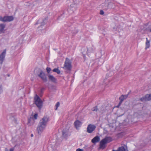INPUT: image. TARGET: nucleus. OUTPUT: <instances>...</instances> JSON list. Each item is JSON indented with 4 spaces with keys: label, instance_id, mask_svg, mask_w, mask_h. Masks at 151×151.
I'll use <instances>...</instances> for the list:
<instances>
[{
    "label": "nucleus",
    "instance_id": "a878e982",
    "mask_svg": "<svg viewBox=\"0 0 151 151\" xmlns=\"http://www.w3.org/2000/svg\"><path fill=\"white\" fill-rule=\"evenodd\" d=\"M46 70L48 73H49L51 70V69L48 67H47L46 68Z\"/></svg>",
    "mask_w": 151,
    "mask_h": 151
},
{
    "label": "nucleus",
    "instance_id": "c9c22d12",
    "mask_svg": "<svg viewBox=\"0 0 151 151\" xmlns=\"http://www.w3.org/2000/svg\"><path fill=\"white\" fill-rule=\"evenodd\" d=\"M31 136H32H32H33V134H31Z\"/></svg>",
    "mask_w": 151,
    "mask_h": 151
},
{
    "label": "nucleus",
    "instance_id": "20e7f679",
    "mask_svg": "<svg viewBox=\"0 0 151 151\" xmlns=\"http://www.w3.org/2000/svg\"><path fill=\"white\" fill-rule=\"evenodd\" d=\"M72 68L71 62L68 58H66L64 64L63 68L68 70L70 71Z\"/></svg>",
    "mask_w": 151,
    "mask_h": 151
},
{
    "label": "nucleus",
    "instance_id": "c85d7f7f",
    "mask_svg": "<svg viewBox=\"0 0 151 151\" xmlns=\"http://www.w3.org/2000/svg\"><path fill=\"white\" fill-rule=\"evenodd\" d=\"M2 90L1 87V86L0 85V93L2 92Z\"/></svg>",
    "mask_w": 151,
    "mask_h": 151
},
{
    "label": "nucleus",
    "instance_id": "5701e85b",
    "mask_svg": "<svg viewBox=\"0 0 151 151\" xmlns=\"http://www.w3.org/2000/svg\"><path fill=\"white\" fill-rule=\"evenodd\" d=\"M146 95L148 101L151 100V94H147Z\"/></svg>",
    "mask_w": 151,
    "mask_h": 151
},
{
    "label": "nucleus",
    "instance_id": "f3484780",
    "mask_svg": "<svg viewBox=\"0 0 151 151\" xmlns=\"http://www.w3.org/2000/svg\"><path fill=\"white\" fill-rule=\"evenodd\" d=\"M125 147L127 148V147L122 146L119 147L116 150L117 151H126Z\"/></svg>",
    "mask_w": 151,
    "mask_h": 151
},
{
    "label": "nucleus",
    "instance_id": "9b49d317",
    "mask_svg": "<svg viewBox=\"0 0 151 151\" xmlns=\"http://www.w3.org/2000/svg\"><path fill=\"white\" fill-rule=\"evenodd\" d=\"M49 80L54 83H56V79L53 76L49 75L48 76Z\"/></svg>",
    "mask_w": 151,
    "mask_h": 151
},
{
    "label": "nucleus",
    "instance_id": "aec40b11",
    "mask_svg": "<svg viewBox=\"0 0 151 151\" xmlns=\"http://www.w3.org/2000/svg\"><path fill=\"white\" fill-rule=\"evenodd\" d=\"M5 25L4 24H0V30L4 32V29L5 28Z\"/></svg>",
    "mask_w": 151,
    "mask_h": 151
},
{
    "label": "nucleus",
    "instance_id": "0eeeda50",
    "mask_svg": "<svg viewBox=\"0 0 151 151\" xmlns=\"http://www.w3.org/2000/svg\"><path fill=\"white\" fill-rule=\"evenodd\" d=\"M38 76L44 82H47V81L46 76L43 71L40 73Z\"/></svg>",
    "mask_w": 151,
    "mask_h": 151
},
{
    "label": "nucleus",
    "instance_id": "f8f14e48",
    "mask_svg": "<svg viewBox=\"0 0 151 151\" xmlns=\"http://www.w3.org/2000/svg\"><path fill=\"white\" fill-rule=\"evenodd\" d=\"M42 71L41 70L40 68H37L35 69L34 71V73L35 75L39 76L40 73L42 72Z\"/></svg>",
    "mask_w": 151,
    "mask_h": 151
},
{
    "label": "nucleus",
    "instance_id": "423d86ee",
    "mask_svg": "<svg viewBox=\"0 0 151 151\" xmlns=\"http://www.w3.org/2000/svg\"><path fill=\"white\" fill-rule=\"evenodd\" d=\"M96 128V127L95 125L91 124H89L87 128V132L89 133H91L95 130Z\"/></svg>",
    "mask_w": 151,
    "mask_h": 151
},
{
    "label": "nucleus",
    "instance_id": "a211bd4d",
    "mask_svg": "<svg viewBox=\"0 0 151 151\" xmlns=\"http://www.w3.org/2000/svg\"><path fill=\"white\" fill-rule=\"evenodd\" d=\"M140 100L142 102H144L148 101L146 95L142 97L141 98H140Z\"/></svg>",
    "mask_w": 151,
    "mask_h": 151
},
{
    "label": "nucleus",
    "instance_id": "4468645a",
    "mask_svg": "<svg viewBox=\"0 0 151 151\" xmlns=\"http://www.w3.org/2000/svg\"><path fill=\"white\" fill-rule=\"evenodd\" d=\"M63 136L64 138L67 137L69 135V133L68 130L66 131L63 130L62 132Z\"/></svg>",
    "mask_w": 151,
    "mask_h": 151
},
{
    "label": "nucleus",
    "instance_id": "f257e3e1",
    "mask_svg": "<svg viewBox=\"0 0 151 151\" xmlns=\"http://www.w3.org/2000/svg\"><path fill=\"white\" fill-rule=\"evenodd\" d=\"M48 117L44 116L40 120L37 128V131L39 134H41L45 128L47 123L48 120Z\"/></svg>",
    "mask_w": 151,
    "mask_h": 151
},
{
    "label": "nucleus",
    "instance_id": "b1692460",
    "mask_svg": "<svg viewBox=\"0 0 151 151\" xmlns=\"http://www.w3.org/2000/svg\"><path fill=\"white\" fill-rule=\"evenodd\" d=\"M92 110L93 111H97L98 110L97 106H96L92 108Z\"/></svg>",
    "mask_w": 151,
    "mask_h": 151
},
{
    "label": "nucleus",
    "instance_id": "393cba45",
    "mask_svg": "<svg viewBox=\"0 0 151 151\" xmlns=\"http://www.w3.org/2000/svg\"><path fill=\"white\" fill-rule=\"evenodd\" d=\"M60 105V103L59 102H58L55 105V106L56 107V108L55 109V110H57L58 108Z\"/></svg>",
    "mask_w": 151,
    "mask_h": 151
},
{
    "label": "nucleus",
    "instance_id": "72a5a7b5",
    "mask_svg": "<svg viewBox=\"0 0 151 151\" xmlns=\"http://www.w3.org/2000/svg\"><path fill=\"white\" fill-rule=\"evenodd\" d=\"M2 33H3V32L1 31L0 30V34Z\"/></svg>",
    "mask_w": 151,
    "mask_h": 151
},
{
    "label": "nucleus",
    "instance_id": "473e14b6",
    "mask_svg": "<svg viewBox=\"0 0 151 151\" xmlns=\"http://www.w3.org/2000/svg\"><path fill=\"white\" fill-rule=\"evenodd\" d=\"M5 151H8V150L7 148H5Z\"/></svg>",
    "mask_w": 151,
    "mask_h": 151
},
{
    "label": "nucleus",
    "instance_id": "e433bc0d",
    "mask_svg": "<svg viewBox=\"0 0 151 151\" xmlns=\"http://www.w3.org/2000/svg\"><path fill=\"white\" fill-rule=\"evenodd\" d=\"M117 29L118 30V31H119V30H118V28H117Z\"/></svg>",
    "mask_w": 151,
    "mask_h": 151
},
{
    "label": "nucleus",
    "instance_id": "ddd939ff",
    "mask_svg": "<svg viewBox=\"0 0 151 151\" xmlns=\"http://www.w3.org/2000/svg\"><path fill=\"white\" fill-rule=\"evenodd\" d=\"M81 122L78 120L76 121L74 123V125L77 129L81 126Z\"/></svg>",
    "mask_w": 151,
    "mask_h": 151
},
{
    "label": "nucleus",
    "instance_id": "cd10ccee",
    "mask_svg": "<svg viewBox=\"0 0 151 151\" xmlns=\"http://www.w3.org/2000/svg\"><path fill=\"white\" fill-rule=\"evenodd\" d=\"M100 14L103 15L104 14V12L102 10H101Z\"/></svg>",
    "mask_w": 151,
    "mask_h": 151
},
{
    "label": "nucleus",
    "instance_id": "7c9ffc66",
    "mask_svg": "<svg viewBox=\"0 0 151 151\" xmlns=\"http://www.w3.org/2000/svg\"><path fill=\"white\" fill-rule=\"evenodd\" d=\"M147 30L150 32H151V27H150Z\"/></svg>",
    "mask_w": 151,
    "mask_h": 151
},
{
    "label": "nucleus",
    "instance_id": "9d476101",
    "mask_svg": "<svg viewBox=\"0 0 151 151\" xmlns=\"http://www.w3.org/2000/svg\"><path fill=\"white\" fill-rule=\"evenodd\" d=\"M100 137L98 136H96L93 138L91 140V142L95 144L96 142H98L100 141Z\"/></svg>",
    "mask_w": 151,
    "mask_h": 151
},
{
    "label": "nucleus",
    "instance_id": "f03ea898",
    "mask_svg": "<svg viewBox=\"0 0 151 151\" xmlns=\"http://www.w3.org/2000/svg\"><path fill=\"white\" fill-rule=\"evenodd\" d=\"M111 141L112 139L111 137H105L100 141L99 148L104 149L105 147V145L110 142Z\"/></svg>",
    "mask_w": 151,
    "mask_h": 151
},
{
    "label": "nucleus",
    "instance_id": "6e6552de",
    "mask_svg": "<svg viewBox=\"0 0 151 151\" xmlns=\"http://www.w3.org/2000/svg\"><path fill=\"white\" fill-rule=\"evenodd\" d=\"M6 54V50H4L0 55V64H2Z\"/></svg>",
    "mask_w": 151,
    "mask_h": 151
},
{
    "label": "nucleus",
    "instance_id": "f704fd0d",
    "mask_svg": "<svg viewBox=\"0 0 151 151\" xmlns=\"http://www.w3.org/2000/svg\"><path fill=\"white\" fill-rule=\"evenodd\" d=\"M30 122V120L29 119V121H28V123H29Z\"/></svg>",
    "mask_w": 151,
    "mask_h": 151
},
{
    "label": "nucleus",
    "instance_id": "39448f33",
    "mask_svg": "<svg viewBox=\"0 0 151 151\" xmlns=\"http://www.w3.org/2000/svg\"><path fill=\"white\" fill-rule=\"evenodd\" d=\"M14 19V18L12 16H5L3 17H0V21L4 22H10Z\"/></svg>",
    "mask_w": 151,
    "mask_h": 151
},
{
    "label": "nucleus",
    "instance_id": "dca6fc26",
    "mask_svg": "<svg viewBox=\"0 0 151 151\" xmlns=\"http://www.w3.org/2000/svg\"><path fill=\"white\" fill-rule=\"evenodd\" d=\"M146 41L145 43V49H147L149 48L150 46V41L148 40L147 38H146Z\"/></svg>",
    "mask_w": 151,
    "mask_h": 151
},
{
    "label": "nucleus",
    "instance_id": "412c9836",
    "mask_svg": "<svg viewBox=\"0 0 151 151\" xmlns=\"http://www.w3.org/2000/svg\"><path fill=\"white\" fill-rule=\"evenodd\" d=\"M53 71L59 74L60 73V71L58 68H55L53 70Z\"/></svg>",
    "mask_w": 151,
    "mask_h": 151
},
{
    "label": "nucleus",
    "instance_id": "2f4dec72",
    "mask_svg": "<svg viewBox=\"0 0 151 151\" xmlns=\"http://www.w3.org/2000/svg\"><path fill=\"white\" fill-rule=\"evenodd\" d=\"M14 148H11L10 149L9 151H14Z\"/></svg>",
    "mask_w": 151,
    "mask_h": 151
},
{
    "label": "nucleus",
    "instance_id": "bb28decb",
    "mask_svg": "<svg viewBox=\"0 0 151 151\" xmlns=\"http://www.w3.org/2000/svg\"><path fill=\"white\" fill-rule=\"evenodd\" d=\"M37 116H38L37 114H35L34 116V118H35V119H37Z\"/></svg>",
    "mask_w": 151,
    "mask_h": 151
},
{
    "label": "nucleus",
    "instance_id": "7ed1b4c3",
    "mask_svg": "<svg viewBox=\"0 0 151 151\" xmlns=\"http://www.w3.org/2000/svg\"><path fill=\"white\" fill-rule=\"evenodd\" d=\"M35 104L39 109H40L42 106V102L39 96L36 95L35 98Z\"/></svg>",
    "mask_w": 151,
    "mask_h": 151
},
{
    "label": "nucleus",
    "instance_id": "1a4fd4ad",
    "mask_svg": "<svg viewBox=\"0 0 151 151\" xmlns=\"http://www.w3.org/2000/svg\"><path fill=\"white\" fill-rule=\"evenodd\" d=\"M46 18L43 20L39 19L37 21L36 24H40V26L44 25L46 22Z\"/></svg>",
    "mask_w": 151,
    "mask_h": 151
},
{
    "label": "nucleus",
    "instance_id": "c756f323",
    "mask_svg": "<svg viewBox=\"0 0 151 151\" xmlns=\"http://www.w3.org/2000/svg\"><path fill=\"white\" fill-rule=\"evenodd\" d=\"M76 151H83V149H78L76 150Z\"/></svg>",
    "mask_w": 151,
    "mask_h": 151
},
{
    "label": "nucleus",
    "instance_id": "4be33fe9",
    "mask_svg": "<svg viewBox=\"0 0 151 151\" xmlns=\"http://www.w3.org/2000/svg\"><path fill=\"white\" fill-rule=\"evenodd\" d=\"M114 5V4L111 2H109L108 3V6L110 8H112Z\"/></svg>",
    "mask_w": 151,
    "mask_h": 151
},
{
    "label": "nucleus",
    "instance_id": "2eb2a0df",
    "mask_svg": "<svg viewBox=\"0 0 151 151\" xmlns=\"http://www.w3.org/2000/svg\"><path fill=\"white\" fill-rule=\"evenodd\" d=\"M127 96L126 95H122V96L119 98V99L120 100L121 102L122 103L124 99H126L127 98Z\"/></svg>",
    "mask_w": 151,
    "mask_h": 151
},
{
    "label": "nucleus",
    "instance_id": "6ab92c4d",
    "mask_svg": "<svg viewBox=\"0 0 151 151\" xmlns=\"http://www.w3.org/2000/svg\"><path fill=\"white\" fill-rule=\"evenodd\" d=\"M76 5L74 4H72L70 5V10L73 11V12L75 11L76 9Z\"/></svg>",
    "mask_w": 151,
    "mask_h": 151
}]
</instances>
